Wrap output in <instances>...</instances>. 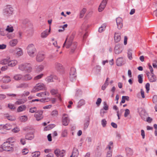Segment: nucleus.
I'll use <instances>...</instances> for the list:
<instances>
[{
    "instance_id": "f257e3e1",
    "label": "nucleus",
    "mask_w": 157,
    "mask_h": 157,
    "mask_svg": "<svg viewBox=\"0 0 157 157\" xmlns=\"http://www.w3.org/2000/svg\"><path fill=\"white\" fill-rule=\"evenodd\" d=\"M73 36H71L69 38L67 37L63 46V48L65 46L67 48H68L71 47V50L70 52L71 53H73L74 52L77 46V43L73 42Z\"/></svg>"
},
{
    "instance_id": "f03ea898",
    "label": "nucleus",
    "mask_w": 157,
    "mask_h": 157,
    "mask_svg": "<svg viewBox=\"0 0 157 157\" xmlns=\"http://www.w3.org/2000/svg\"><path fill=\"white\" fill-rule=\"evenodd\" d=\"M11 138H9L2 145L3 150L7 151H10L13 150V144H11L14 142L13 141H10Z\"/></svg>"
},
{
    "instance_id": "7ed1b4c3",
    "label": "nucleus",
    "mask_w": 157,
    "mask_h": 157,
    "mask_svg": "<svg viewBox=\"0 0 157 157\" xmlns=\"http://www.w3.org/2000/svg\"><path fill=\"white\" fill-rule=\"evenodd\" d=\"M27 53L29 56L32 57H33L36 52V50L34 45L32 44H29L26 48Z\"/></svg>"
},
{
    "instance_id": "20e7f679",
    "label": "nucleus",
    "mask_w": 157,
    "mask_h": 157,
    "mask_svg": "<svg viewBox=\"0 0 157 157\" xmlns=\"http://www.w3.org/2000/svg\"><path fill=\"white\" fill-rule=\"evenodd\" d=\"M26 67L28 68L27 72L30 73L31 72L32 70L31 65L29 63H23L19 65L18 69L22 71H24L25 70V68Z\"/></svg>"
},
{
    "instance_id": "39448f33",
    "label": "nucleus",
    "mask_w": 157,
    "mask_h": 157,
    "mask_svg": "<svg viewBox=\"0 0 157 157\" xmlns=\"http://www.w3.org/2000/svg\"><path fill=\"white\" fill-rule=\"evenodd\" d=\"M45 88V85L42 83H39L33 89L32 92H36L40 90H43Z\"/></svg>"
},
{
    "instance_id": "423d86ee",
    "label": "nucleus",
    "mask_w": 157,
    "mask_h": 157,
    "mask_svg": "<svg viewBox=\"0 0 157 157\" xmlns=\"http://www.w3.org/2000/svg\"><path fill=\"white\" fill-rule=\"evenodd\" d=\"M69 78L70 80L72 82H73L76 79V70L74 67H71L70 69L69 73Z\"/></svg>"
},
{
    "instance_id": "0eeeda50",
    "label": "nucleus",
    "mask_w": 157,
    "mask_h": 157,
    "mask_svg": "<svg viewBox=\"0 0 157 157\" xmlns=\"http://www.w3.org/2000/svg\"><path fill=\"white\" fill-rule=\"evenodd\" d=\"M34 117L36 118V120L38 121H40L43 119V111L42 110H38L34 115Z\"/></svg>"
},
{
    "instance_id": "6e6552de",
    "label": "nucleus",
    "mask_w": 157,
    "mask_h": 157,
    "mask_svg": "<svg viewBox=\"0 0 157 157\" xmlns=\"http://www.w3.org/2000/svg\"><path fill=\"white\" fill-rule=\"evenodd\" d=\"M54 153L56 156L63 157L65 155V151L64 150H60L59 148H57L55 150Z\"/></svg>"
},
{
    "instance_id": "1a4fd4ad",
    "label": "nucleus",
    "mask_w": 157,
    "mask_h": 157,
    "mask_svg": "<svg viewBox=\"0 0 157 157\" xmlns=\"http://www.w3.org/2000/svg\"><path fill=\"white\" fill-rule=\"evenodd\" d=\"M45 58L43 52H39L36 56V60L40 62L43 60Z\"/></svg>"
},
{
    "instance_id": "9d476101",
    "label": "nucleus",
    "mask_w": 157,
    "mask_h": 157,
    "mask_svg": "<svg viewBox=\"0 0 157 157\" xmlns=\"http://www.w3.org/2000/svg\"><path fill=\"white\" fill-rule=\"evenodd\" d=\"M123 50V48L122 45L118 44L115 45L114 51L115 53L117 54H118L121 53Z\"/></svg>"
},
{
    "instance_id": "9b49d317",
    "label": "nucleus",
    "mask_w": 157,
    "mask_h": 157,
    "mask_svg": "<svg viewBox=\"0 0 157 157\" xmlns=\"http://www.w3.org/2000/svg\"><path fill=\"white\" fill-rule=\"evenodd\" d=\"M13 8L10 6H8L4 10L3 13L4 15L8 16L11 14Z\"/></svg>"
},
{
    "instance_id": "f8f14e48",
    "label": "nucleus",
    "mask_w": 157,
    "mask_h": 157,
    "mask_svg": "<svg viewBox=\"0 0 157 157\" xmlns=\"http://www.w3.org/2000/svg\"><path fill=\"white\" fill-rule=\"evenodd\" d=\"M62 118L63 124L65 126L67 125L69 122L67 115L65 113L63 114Z\"/></svg>"
},
{
    "instance_id": "ddd939ff",
    "label": "nucleus",
    "mask_w": 157,
    "mask_h": 157,
    "mask_svg": "<svg viewBox=\"0 0 157 157\" xmlns=\"http://www.w3.org/2000/svg\"><path fill=\"white\" fill-rule=\"evenodd\" d=\"M107 1L108 0H102L98 8V11L99 12H101L103 10L106 6Z\"/></svg>"
},
{
    "instance_id": "4468645a",
    "label": "nucleus",
    "mask_w": 157,
    "mask_h": 157,
    "mask_svg": "<svg viewBox=\"0 0 157 157\" xmlns=\"http://www.w3.org/2000/svg\"><path fill=\"white\" fill-rule=\"evenodd\" d=\"M116 21L118 29H121L123 26V20L120 17H118L116 18Z\"/></svg>"
},
{
    "instance_id": "2eb2a0df",
    "label": "nucleus",
    "mask_w": 157,
    "mask_h": 157,
    "mask_svg": "<svg viewBox=\"0 0 157 157\" xmlns=\"http://www.w3.org/2000/svg\"><path fill=\"white\" fill-rule=\"evenodd\" d=\"M121 34L119 33H115L114 35V40L115 42H119L121 40Z\"/></svg>"
},
{
    "instance_id": "dca6fc26",
    "label": "nucleus",
    "mask_w": 157,
    "mask_h": 157,
    "mask_svg": "<svg viewBox=\"0 0 157 157\" xmlns=\"http://www.w3.org/2000/svg\"><path fill=\"white\" fill-rule=\"evenodd\" d=\"M116 64L118 66H121L124 63V61L122 57L118 58L116 61Z\"/></svg>"
},
{
    "instance_id": "f3484780",
    "label": "nucleus",
    "mask_w": 157,
    "mask_h": 157,
    "mask_svg": "<svg viewBox=\"0 0 157 157\" xmlns=\"http://www.w3.org/2000/svg\"><path fill=\"white\" fill-rule=\"evenodd\" d=\"M32 78V77L30 74H26L23 76V80L27 81L31 80Z\"/></svg>"
},
{
    "instance_id": "a211bd4d",
    "label": "nucleus",
    "mask_w": 157,
    "mask_h": 157,
    "mask_svg": "<svg viewBox=\"0 0 157 157\" xmlns=\"http://www.w3.org/2000/svg\"><path fill=\"white\" fill-rule=\"evenodd\" d=\"M57 77L55 76H53L52 75H51L50 76L47 77L45 80L48 82H52L54 81L53 79H56L57 78Z\"/></svg>"
},
{
    "instance_id": "6ab92c4d",
    "label": "nucleus",
    "mask_w": 157,
    "mask_h": 157,
    "mask_svg": "<svg viewBox=\"0 0 157 157\" xmlns=\"http://www.w3.org/2000/svg\"><path fill=\"white\" fill-rule=\"evenodd\" d=\"M90 123V118L88 117L86 118L85 121V122L84 124L83 129L84 130H86L89 125Z\"/></svg>"
},
{
    "instance_id": "aec40b11",
    "label": "nucleus",
    "mask_w": 157,
    "mask_h": 157,
    "mask_svg": "<svg viewBox=\"0 0 157 157\" xmlns=\"http://www.w3.org/2000/svg\"><path fill=\"white\" fill-rule=\"evenodd\" d=\"M17 63V62L16 60H9L8 65L11 67L15 66Z\"/></svg>"
},
{
    "instance_id": "412c9836",
    "label": "nucleus",
    "mask_w": 157,
    "mask_h": 157,
    "mask_svg": "<svg viewBox=\"0 0 157 157\" xmlns=\"http://www.w3.org/2000/svg\"><path fill=\"white\" fill-rule=\"evenodd\" d=\"M50 29L48 31L47 29L45 31L43 32L41 34V37L43 38L46 37L49 34V33L50 32Z\"/></svg>"
},
{
    "instance_id": "4be33fe9",
    "label": "nucleus",
    "mask_w": 157,
    "mask_h": 157,
    "mask_svg": "<svg viewBox=\"0 0 157 157\" xmlns=\"http://www.w3.org/2000/svg\"><path fill=\"white\" fill-rule=\"evenodd\" d=\"M49 95V93L47 92H43L37 93L36 94V96L38 97H43L45 96H48Z\"/></svg>"
},
{
    "instance_id": "5701e85b",
    "label": "nucleus",
    "mask_w": 157,
    "mask_h": 157,
    "mask_svg": "<svg viewBox=\"0 0 157 157\" xmlns=\"http://www.w3.org/2000/svg\"><path fill=\"white\" fill-rule=\"evenodd\" d=\"M55 67L58 71L62 70L63 69V66L62 64L58 63H55Z\"/></svg>"
},
{
    "instance_id": "b1692460",
    "label": "nucleus",
    "mask_w": 157,
    "mask_h": 157,
    "mask_svg": "<svg viewBox=\"0 0 157 157\" xmlns=\"http://www.w3.org/2000/svg\"><path fill=\"white\" fill-rule=\"evenodd\" d=\"M26 106L25 105H22L17 108V111L18 112H20L26 110Z\"/></svg>"
},
{
    "instance_id": "393cba45",
    "label": "nucleus",
    "mask_w": 157,
    "mask_h": 157,
    "mask_svg": "<svg viewBox=\"0 0 157 157\" xmlns=\"http://www.w3.org/2000/svg\"><path fill=\"white\" fill-rule=\"evenodd\" d=\"M148 78L151 82H155L156 80V77L154 74H151V76Z\"/></svg>"
},
{
    "instance_id": "a878e982",
    "label": "nucleus",
    "mask_w": 157,
    "mask_h": 157,
    "mask_svg": "<svg viewBox=\"0 0 157 157\" xmlns=\"http://www.w3.org/2000/svg\"><path fill=\"white\" fill-rule=\"evenodd\" d=\"M13 78L16 81L20 80L23 79V76L21 74H16L13 76Z\"/></svg>"
},
{
    "instance_id": "bb28decb",
    "label": "nucleus",
    "mask_w": 157,
    "mask_h": 157,
    "mask_svg": "<svg viewBox=\"0 0 157 157\" xmlns=\"http://www.w3.org/2000/svg\"><path fill=\"white\" fill-rule=\"evenodd\" d=\"M18 41L17 39H14L11 40L9 42V44L10 46L13 47L16 45Z\"/></svg>"
},
{
    "instance_id": "cd10ccee",
    "label": "nucleus",
    "mask_w": 157,
    "mask_h": 157,
    "mask_svg": "<svg viewBox=\"0 0 157 157\" xmlns=\"http://www.w3.org/2000/svg\"><path fill=\"white\" fill-rule=\"evenodd\" d=\"M29 86L28 84L26 83H23L20 84L17 86V88H26Z\"/></svg>"
},
{
    "instance_id": "c85d7f7f",
    "label": "nucleus",
    "mask_w": 157,
    "mask_h": 157,
    "mask_svg": "<svg viewBox=\"0 0 157 157\" xmlns=\"http://www.w3.org/2000/svg\"><path fill=\"white\" fill-rule=\"evenodd\" d=\"M78 155V150L75 148H74L72 152V155L73 157H76Z\"/></svg>"
},
{
    "instance_id": "c756f323",
    "label": "nucleus",
    "mask_w": 157,
    "mask_h": 157,
    "mask_svg": "<svg viewBox=\"0 0 157 157\" xmlns=\"http://www.w3.org/2000/svg\"><path fill=\"white\" fill-rule=\"evenodd\" d=\"M6 31L9 33L13 32L14 30L13 27L11 25H8L5 30Z\"/></svg>"
},
{
    "instance_id": "7c9ffc66",
    "label": "nucleus",
    "mask_w": 157,
    "mask_h": 157,
    "mask_svg": "<svg viewBox=\"0 0 157 157\" xmlns=\"http://www.w3.org/2000/svg\"><path fill=\"white\" fill-rule=\"evenodd\" d=\"M34 137L33 134L27 133L25 136V139L28 140H31Z\"/></svg>"
},
{
    "instance_id": "2f4dec72",
    "label": "nucleus",
    "mask_w": 157,
    "mask_h": 157,
    "mask_svg": "<svg viewBox=\"0 0 157 157\" xmlns=\"http://www.w3.org/2000/svg\"><path fill=\"white\" fill-rule=\"evenodd\" d=\"M3 82L8 83L11 81V79L10 77L6 76L3 78Z\"/></svg>"
},
{
    "instance_id": "473e14b6",
    "label": "nucleus",
    "mask_w": 157,
    "mask_h": 157,
    "mask_svg": "<svg viewBox=\"0 0 157 157\" xmlns=\"http://www.w3.org/2000/svg\"><path fill=\"white\" fill-rule=\"evenodd\" d=\"M55 126V125L54 124H50L44 127V129L45 131L49 130L53 128Z\"/></svg>"
},
{
    "instance_id": "72a5a7b5",
    "label": "nucleus",
    "mask_w": 157,
    "mask_h": 157,
    "mask_svg": "<svg viewBox=\"0 0 157 157\" xmlns=\"http://www.w3.org/2000/svg\"><path fill=\"white\" fill-rule=\"evenodd\" d=\"M9 60V59H4L1 61L0 63L2 64H8Z\"/></svg>"
},
{
    "instance_id": "f704fd0d",
    "label": "nucleus",
    "mask_w": 157,
    "mask_h": 157,
    "mask_svg": "<svg viewBox=\"0 0 157 157\" xmlns=\"http://www.w3.org/2000/svg\"><path fill=\"white\" fill-rule=\"evenodd\" d=\"M106 25L105 24H103L98 29V31L100 33H101L105 30Z\"/></svg>"
},
{
    "instance_id": "c9c22d12",
    "label": "nucleus",
    "mask_w": 157,
    "mask_h": 157,
    "mask_svg": "<svg viewBox=\"0 0 157 157\" xmlns=\"http://www.w3.org/2000/svg\"><path fill=\"white\" fill-rule=\"evenodd\" d=\"M40 155V152L39 151H36L32 153L33 157H38Z\"/></svg>"
},
{
    "instance_id": "e433bc0d",
    "label": "nucleus",
    "mask_w": 157,
    "mask_h": 157,
    "mask_svg": "<svg viewBox=\"0 0 157 157\" xmlns=\"http://www.w3.org/2000/svg\"><path fill=\"white\" fill-rule=\"evenodd\" d=\"M85 103V101L84 100H80L78 102V108L80 107L81 106L84 105Z\"/></svg>"
},
{
    "instance_id": "4c0bfd02",
    "label": "nucleus",
    "mask_w": 157,
    "mask_h": 157,
    "mask_svg": "<svg viewBox=\"0 0 157 157\" xmlns=\"http://www.w3.org/2000/svg\"><path fill=\"white\" fill-rule=\"evenodd\" d=\"M11 125L9 124H6L4 125V130L6 129L7 130H9L11 129Z\"/></svg>"
},
{
    "instance_id": "58836bf2",
    "label": "nucleus",
    "mask_w": 157,
    "mask_h": 157,
    "mask_svg": "<svg viewBox=\"0 0 157 157\" xmlns=\"http://www.w3.org/2000/svg\"><path fill=\"white\" fill-rule=\"evenodd\" d=\"M86 11V10L85 8H83L82 10L80 13V18H82L83 17Z\"/></svg>"
},
{
    "instance_id": "ea45409f",
    "label": "nucleus",
    "mask_w": 157,
    "mask_h": 157,
    "mask_svg": "<svg viewBox=\"0 0 157 157\" xmlns=\"http://www.w3.org/2000/svg\"><path fill=\"white\" fill-rule=\"evenodd\" d=\"M27 117L26 116H22L20 118V120L21 122H25L27 121Z\"/></svg>"
},
{
    "instance_id": "a19ab883",
    "label": "nucleus",
    "mask_w": 157,
    "mask_h": 157,
    "mask_svg": "<svg viewBox=\"0 0 157 157\" xmlns=\"http://www.w3.org/2000/svg\"><path fill=\"white\" fill-rule=\"evenodd\" d=\"M26 101L24 99H21L18 100V101H16V103L17 105H21L24 103Z\"/></svg>"
},
{
    "instance_id": "79ce46f5",
    "label": "nucleus",
    "mask_w": 157,
    "mask_h": 157,
    "mask_svg": "<svg viewBox=\"0 0 157 157\" xmlns=\"http://www.w3.org/2000/svg\"><path fill=\"white\" fill-rule=\"evenodd\" d=\"M143 75L142 74L139 75L138 76V81L140 83H142L143 82Z\"/></svg>"
},
{
    "instance_id": "37998d69",
    "label": "nucleus",
    "mask_w": 157,
    "mask_h": 157,
    "mask_svg": "<svg viewBox=\"0 0 157 157\" xmlns=\"http://www.w3.org/2000/svg\"><path fill=\"white\" fill-rule=\"evenodd\" d=\"M23 54V52L21 48L18 49L16 53L17 55L18 56H19L22 55Z\"/></svg>"
},
{
    "instance_id": "c03bdc74",
    "label": "nucleus",
    "mask_w": 157,
    "mask_h": 157,
    "mask_svg": "<svg viewBox=\"0 0 157 157\" xmlns=\"http://www.w3.org/2000/svg\"><path fill=\"white\" fill-rule=\"evenodd\" d=\"M103 108L102 109H104L105 110H107L109 109V106L107 104L106 102L105 101H104L103 103Z\"/></svg>"
},
{
    "instance_id": "a18cd8bd",
    "label": "nucleus",
    "mask_w": 157,
    "mask_h": 157,
    "mask_svg": "<svg viewBox=\"0 0 157 157\" xmlns=\"http://www.w3.org/2000/svg\"><path fill=\"white\" fill-rule=\"evenodd\" d=\"M37 111L36 108L35 107H32L30 108L29 110V112L32 113H36Z\"/></svg>"
},
{
    "instance_id": "49530a36",
    "label": "nucleus",
    "mask_w": 157,
    "mask_h": 157,
    "mask_svg": "<svg viewBox=\"0 0 157 157\" xmlns=\"http://www.w3.org/2000/svg\"><path fill=\"white\" fill-rule=\"evenodd\" d=\"M128 58L130 60L132 59V52L131 50H129L128 52Z\"/></svg>"
},
{
    "instance_id": "de8ad7c7",
    "label": "nucleus",
    "mask_w": 157,
    "mask_h": 157,
    "mask_svg": "<svg viewBox=\"0 0 157 157\" xmlns=\"http://www.w3.org/2000/svg\"><path fill=\"white\" fill-rule=\"evenodd\" d=\"M102 101V100L100 98H98L97 101H96V104L97 105L98 107L100 105Z\"/></svg>"
},
{
    "instance_id": "09e8293b",
    "label": "nucleus",
    "mask_w": 157,
    "mask_h": 157,
    "mask_svg": "<svg viewBox=\"0 0 157 157\" xmlns=\"http://www.w3.org/2000/svg\"><path fill=\"white\" fill-rule=\"evenodd\" d=\"M44 74H40L39 75H38L36 76H35L34 78V80H37L40 79L43 76Z\"/></svg>"
},
{
    "instance_id": "8fccbe9b",
    "label": "nucleus",
    "mask_w": 157,
    "mask_h": 157,
    "mask_svg": "<svg viewBox=\"0 0 157 157\" xmlns=\"http://www.w3.org/2000/svg\"><path fill=\"white\" fill-rule=\"evenodd\" d=\"M61 136L63 137H66L67 136V130H64L63 131Z\"/></svg>"
},
{
    "instance_id": "3c124183",
    "label": "nucleus",
    "mask_w": 157,
    "mask_h": 157,
    "mask_svg": "<svg viewBox=\"0 0 157 157\" xmlns=\"http://www.w3.org/2000/svg\"><path fill=\"white\" fill-rule=\"evenodd\" d=\"M101 124L103 127H105L106 126L107 121L105 119L102 120L101 121Z\"/></svg>"
},
{
    "instance_id": "603ef678",
    "label": "nucleus",
    "mask_w": 157,
    "mask_h": 157,
    "mask_svg": "<svg viewBox=\"0 0 157 157\" xmlns=\"http://www.w3.org/2000/svg\"><path fill=\"white\" fill-rule=\"evenodd\" d=\"M52 115L53 117H56L58 115V111L56 110H54L52 113Z\"/></svg>"
},
{
    "instance_id": "864d4df0",
    "label": "nucleus",
    "mask_w": 157,
    "mask_h": 157,
    "mask_svg": "<svg viewBox=\"0 0 157 157\" xmlns=\"http://www.w3.org/2000/svg\"><path fill=\"white\" fill-rule=\"evenodd\" d=\"M108 85V82L105 81L104 85L102 86L101 89L103 90L105 89V88Z\"/></svg>"
},
{
    "instance_id": "5fc2aeb1",
    "label": "nucleus",
    "mask_w": 157,
    "mask_h": 157,
    "mask_svg": "<svg viewBox=\"0 0 157 157\" xmlns=\"http://www.w3.org/2000/svg\"><path fill=\"white\" fill-rule=\"evenodd\" d=\"M130 113V111L128 109H126L124 114V116L126 117Z\"/></svg>"
},
{
    "instance_id": "6e6d98bb",
    "label": "nucleus",
    "mask_w": 157,
    "mask_h": 157,
    "mask_svg": "<svg viewBox=\"0 0 157 157\" xmlns=\"http://www.w3.org/2000/svg\"><path fill=\"white\" fill-rule=\"evenodd\" d=\"M145 88L146 90V92L147 93H148V91L150 90V84L149 83H147L145 85Z\"/></svg>"
},
{
    "instance_id": "4d7b16f0",
    "label": "nucleus",
    "mask_w": 157,
    "mask_h": 157,
    "mask_svg": "<svg viewBox=\"0 0 157 157\" xmlns=\"http://www.w3.org/2000/svg\"><path fill=\"white\" fill-rule=\"evenodd\" d=\"M48 98H42L40 99H39V103H42V102H45L46 101H47V99H48Z\"/></svg>"
},
{
    "instance_id": "13d9d810",
    "label": "nucleus",
    "mask_w": 157,
    "mask_h": 157,
    "mask_svg": "<svg viewBox=\"0 0 157 157\" xmlns=\"http://www.w3.org/2000/svg\"><path fill=\"white\" fill-rule=\"evenodd\" d=\"M0 34L2 36H5L6 34L5 30H4L2 29H0Z\"/></svg>"
},
{
    "instance_id": "bf43d9fd",
    "label": "nucleus",
    "mask_w": 157,
    "mask_h": 157,
    "mask_svg": "<svg viewBox=\"0 0 157 157\" xmlns=\"http://www.w3.org/2000/svg\"><path fill=\"white\" fill-rule=\"evenodd\" d=\"M126 152L128 154H131L132 153V150L129 147H127L126 148Z\"/></svg>"
},
{
    "instance_id": "052dcab7",
    "label": "nucleus",
    "mask_w": 157,
    "mask_h": 157,
    "mask_svg": "<svg viewBox=\"0 0 157 157\" xmlns=\"http://www.w3.org/2000/svg\"><path fill=\"white\" fill-rule=\"evenodd\" d=\"M112 156V151H109L107 152L106 157H111Z\"/></svg>"
},
{
    "instance_id": "680f3d73",
    "label": "nucleus",
    "mask_w": 157,
    "mask_h": 157,
    "mask_svg": "<svg viewBox=\"0 0 157 157\" xmlns=\"http://www.w3.org/2000/svg\"><path fill=\"white\" fill-rule=\"evenodd\" d=\"M105 110H104V109H101L100 110V115L102 117H103L104 116V114L106 113V112H105L104 111Z\"/></svg>"
},
{
    "instance_id": "e2e57ef3",
    "label": "nucleus",
    "mask_w": 157,
    "mask_h": 157,
    "mask_svg": "<svg viewBox=\"0 0 157 157\" xmlns=\"http://www.w3.org/2000/svg\"><path fill=\"white\" fill-rule=\"evenodd\" d=\"M148 65L149 67V68L151 71V74H153V70L152 66L149 63H148Z\"/></svg>"
},
{
    "instance_id": "0e129e2a",
    "label": "nucleus",
    "mask_w": 157,
    "mask_h": 157,
    "mask_svg": "<svg viewBox=\"0 0 157 157\" xmlns=\"http://www.w3.org/2000/svg\"><path fill=\"white\" fill-rule=\"evenodd\" d=\"M50 92L52 94L55 95L57 92V90L55 89H52L51 90Z\"/></svg>"
},
{
    "instance_id": "69168bd1",
    "label": "nucleus",
    "mask_w": 157,
    "mask_h": 157,
    "mask_svg": "<svg viewBox=\"0 0 157 157\" xmlns=\"http://www.w3.org/2000/svg\"><path fill=\"white\" fill-rule=\"evenodd\" d=\"M6 97V95L4 94H0V100L5 99Z\"/></svg>"
},
{
    "instance_id": "338daca9",
    "label": "nucleus",
    "mask_w": 157,
    "mask_h": 157,
    "mask_svg": "<svg viewBox=\"0 0 157 157\" xmlns=\"http://www.w3.org/2000/svg\"><path fill=\"white\" fill-rule=\"evenodd\" d=\"M19 130V129L17 127L13 128L12 130V131L15 133L18 132Z\"/></svg>"
},
{
    "instance_id": "774afa93",
    "label": "nucleus",
    "mask_w": 157,
    "mask_h": 157,
    "mask_svg": "<svg viewBox=\"0 0 157 157\" xmlns=\"http://www.w3.org/2000/svg\"><path fill=\"white\" fill-rule=\"evenodd\" d=\"M8 107L11 109H14L15 108V107L14 105L10 104H8Z\"/></svg>"
}]
</instances>
